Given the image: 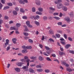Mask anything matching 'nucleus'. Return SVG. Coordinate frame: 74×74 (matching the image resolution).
<instances>
[{
  "mask_svg": "<svg viewBox=\"0 0 74 74\" xmlns=\"http://www.w3.org/2000/svg\"><path fill=\"white\" fill-rule=\"evenodd\" d=\"M29 57L27 56H25L24 57V59H22L20 60V61L23 62H27V65L24 66L23 67L22 69L25 70V71H28V66H29V62H30V59H28Z\"/></svg>",
  "mask_w": 74,
  "mask_h": 74,
  "instance_id": "obj_1",
  "label": "nucleus"
},
{
  "mask_svg": "<svg viewBox=\"0 0 74 74\" xmlns=\"http://www.w3.org/2000/svg\"><path fill=\"white\" fill-rule=\"evenodd\" d=\"M61 63L62 64L66 66V67H69V65L68 64H66V62L65 61H62Z\"/></svg>",
  "mask_w": 74,
  "mask_h": 74,
  "instance_id": "obj_2",
  "label": "nucleus"
},
{
  "mask_svg": "<svg viewBox=\"0 0 74 74\" xmlns=\"http://www.w3.org/2000/svg\"><path fill=\"white\" fill-rule=\"evenodd\" d=\"M49 52L47 51V53L48 55H50V54H51V53H52V52H53V50L52 48H50L49 49Z\"/></svg>",
  "mask_w": 74,
  "mask_h": 74,
  "instance_id": "obj_3",
  "label": "nucleus"
},
{
  "mask_svg": "<svg viewBox=\"0 0 74 74\" xmlns=\"http://www.w3.org/2000/svg\"><path fill=\"white\" fill-rule=\"evenodd\" d=\"M16 65H17L18 66L21 67L22 66V65L23 64V63L22 62H18L16 63Z\"/></svg>",
  "mask_w": 74,
  "mask_h": 74,
  "instance_id": "obj_4",
  "label": "nucleus"
},
{
  "mask_svg": "<svg viewBox=\"0 0 74 74\" xmlns=\"http://www.w3.org/2000/svg\"><path fill=\"white\" fill-rule=\"evenodd\" d=\"M57 7L58 9H60L62 7V4L61 3L58 4L57 5Z\"/></svg>",
  "mask_w": 74,
  "mask_h": 74,
  "instance_id": "obj_5",
  "label": "nucleus"
},
{
  "mask_svg": "<svg viewBox=\"0 0 74 74\" xmlns=\"http://www.w3.org/2000/svg\"><path fill=\"white\" fill-rule=\"evenodd\" d=\"M10 30H14L18 31V29L16 28L15 27H11L10 28Z\"/></svg>",
  "mask_w": 74,
  "mask_h": 74,
  "instance_id": "obj_6",
  "label": "nucleus"
},
{
  "mask_svg": "<svg viewBox=\"0 0 74 74\" xmlns=\"http://www.w3.org/2000/svg\"><path fill=\"white\" fill-rule=\"evenodd\" d=\"M66 70L67 71H69V72H71V71H74V69H71L70 68H67Z\"/></svg>",
  "mask_w": 74,
  "mask_h": 74,
  "instance_id": "obj_7",
  "label": "nucleus"
},
{
  "mask_svg": "<svg viewBox=\"0 0 74 74\" xmlns=\"http://www.w3.org/2000/svg\"><path fill=\"white\" fill-rule=\"evenodd\" d=\"M65 19L66 21H67V22H70V21L71 20H70V18L67 17L65 18Z\"/></svg>",
  "mask_w": 74,
  "mask_h": 74,
  "instance_id": "obj_8",
  "label": "nucleus"
},
{
  "mask_svg": "<svg viewBox=\"0 0 74 74\" xmlns=\"http://www.w3.org/2000/svg\"><path fill=\"white\" fill-rule=\"evenodd\" d=\"M39 65H37L36 66V67L37 68H41L42 67L43 65L42 64H39Z\"/></svg>",
  "mask_w": 74,
  "mask_h": 74,
  "instance_id": "obj_9",
  "label": "nucleus"
},
{
  "mask_svg": "<svg viewBox=\"0 0 74 74\" xmlns=\"http://www.w3.org/2000/svg\"><path fill=\"white\" fill-rule=\"evenodd\" d=\"M59 54L60 56H63L64 55H65V53H63V52H61V51H60L59 52Z\"/></svg>",
  "mask_w": 74,
  "mask_h": 74,
  "instance_id": "obj_10",
  "label": "nucleus"
},
{
  "mask_svg": "<svg viewBox=\"0 0 74 74\" xmlns=\"http://www.w3.org/2000/svg\"><path fill=\"white\" fill-rule=\"evenodd\" d=\"M9 41H10L8 39H6L5 40L6 43H5V45H8L9 43Z\"/></svg>",
  "mask_w": 74,
  "mask_h": 74,
  "instance_id": "obj_11",
  "label": "nucleus"
},
{
  "mask_svg": "<svg viewBox=\"0 0 74 74\" xmlns=\"http://www.w3.org/2000/svg\"><path fill=\"white\" fill-rule=\"evenodd\" d=\"M39 60H40V61H42L43 60H44V57L40 56L39 57Z\"/></svg>",
  "mask_w": 74,
  "mask_h": 74,
  "instance_id": "obj_12",
  "label": "nucleus"
},
{
  "mask_svg": "<svg viewBox=\"0 0 74 74\" xmlns=\"http://www.w3.org/2000/svg\"><path fill=\"white\" fill-rule=\"evenodd\" d=\"M22 52L23 53H27V52H28V51L24 49L22 50Z\"/></svg>",
  "mask_w": 74,
  "mask_h": 74,
  "instance_id": "obj_13",
  "label": "nucleus"
},
{
  "mask_svg": "<svg viewBox=\"0 0 74 74\" xmlns=\"http://www.w3.org/2000/svg\"><path fill=\"white\" fill-rule=\"evenodd\" d=\"M24 27L25 28V29L24 30V32H27L29 31L28 29L27 28V26L26 25H24Z\"/></svg>",
  "mask_w": 74,
  "mask_h": 74,
  "instance_id": "obj_14",
  "label": "nucleus"
},
{
  "mask_svg": "<svg viewBox=\"0 0 74 74\" xmlns=\"http://www.w3.org/2000/svg\"><path fill=\"white\" fill-rule=\"evenodd\" d=\"M15 70L17 72H20L21 71V69L18 68H15Z\"/></svg>",
  "mask_w": 74,
  "mask_h": 74,
  "instance_id": "obj_15",
  "label": "nucleus"
},
{
  "mask_svg": "<svg viewBox=\"0 0 74 74\" xmlns=\"http://www.w3.org/2000/svg\"><path fill=\"white\" fill-rule=\"evenodd\" d=\"M69 15L70 17H73V12H72L70 13H69Z\"/></svg>",
  "mask_w": 74,
  "mask_h": 74,
  "instance_id": "obj_16",
  "label": "nucleus"
},
{
  "mask_svg": "<svg viewBox=\"0 0 74 74\" xmlns=\"http://www.w3.org/2000/svg\"><path fill=\"white\" fill-rule=\"evenodd\" d=\"M62 10L63 11H66L67 10V8L66 6H63L62 7Z\"/></svg>",
  "mask_w": 74,
  "mask_h": 74,
  "instance_id": "obj_17",
  "label": "nucleus"
},
{
  "mask_svg": "<svg viewBox=\"0 0 74 74\" xmlns=\"http://www.w3.org/2000/svg\"><path fill=\"white\" fill-rule=\"evenodd\" d=\"M11 45H8V46L6 48V51H9L11 49V47H10Z\"/></svg>",
  "mask_w": 74,
  "mask_h": 74,
  "instance_id": "obj_18",
  "label": "nucleus"
},
{
  "mask_svg": "<svg viewBox=\"0 0 74 74\" xmlns=\"http://www.w3.org/2000/svg\"><path fill=\"white\" fill-rule=\"evenodd\" d=\"M12 41H13L14 44H16V38H13L12 39Z\"/></svg>",
  "mask_w": 74,
  "mask_h": 74,
  "instance_id": "obj_19",
  "label": "nucleus"
},
{
  "mask_svg": "<svg viewBox=\"0 0 74 74\" xmlns=\"http://www.w3.org/2000/svg\"><path fill=\"white\" fill-rule=\"evenodd\" d=\"M30 58L32 60H35V59H37V57H36L31 56L30 57Z\"/></svg>",
  "mask_w": 74,
  "mask_h": 74,
  "instance_id": "obj_20",
  "label": "nucleus"
},
{
  "mask_svg": "<svg viewBox=\"0 0 74 74\" xmlns=\"http://www.w3.org/2000/svg\"><path fill=\"white\" fill-rule=\"evenodd\" d=\"M19 1V3L20 4H25V3L23 1H22L21 0H18Z\"/></svg>",
  "mask_w": 74,
  "mask_h": 74,
  "instance_id": "obj_21",
  "label": "nucleus"
},
{
  "mask_svg": "<svg viewBox=\"0 0 74 74\" xmlns=\"http://www.w3.org/2000/svg\"><path fill=\"white\" fill-rule=\"evenodd\" d=\"M38 11L40 12H42L43 11V9L41 8H39L38 9Z\"/></svg>",
  "mask_w": 74,
  "mask_h": 74,
  "instance_id": "obj_22",
  "label": "nucleus"
},
{
  "mask_svg": "<svg viewBox=\"0 0 74 74\" xmlns=\"http://www.w3.org/2000/svg\"><path fill=\"white\" fill-rule=\"evenodd\" d=\"M49 34H53V31L52 30H50L49 32Z\"/></svg>",
  "mask_w": 74,
  "mask_h": 74,
  "instance_id": "obj_23",
  "label": "nucleus"
},
{
  "mask_svg": "<svg viewBox=\"0 0 74 74\" xmlns=\"http://www.w3.org/2000/svg\"><path fill=\"white\" fill-rule=\"evenodd\" d=\"M40 18V16L38 15L36 16H35L34 19L35 20H36V19H38Z\"/></svg>",
  "mask_w": 74,
  "mask_h": 74,
  "instance_id": "obj_24",
  "label": "nucleus"
},
{
  "mask_svg": "<svg viewBox=\"0 0 74 74\" xmlns=\"http://www.w3.org/2000/svg\"><path fill=\"white\" fill-rule=\"evenodd\" d=\"M34 23L37 25V26H39L40 25V23H39L37 21H35Z\"/></svg>",
  "mask_w": 74,
  "mask_h": 74,
  "instance_id": "obj_25",
  "label": "nucleus"
},
{
  "mask_svg": "<svg viewBox=\"0 0 74 74\" xmlns=\"http://www.w3.org/2000/svg\"><path fill=\"white\" fill-rule=\"evenodd\" d=\"M45 71L46 73H49L50 72V71L49 69H46L45 70Z\"/></svg>",
  "mask_w": 74,
  "mask_h": 74,
  "instance_id": "obj_26",
  "label": "nucleus"
},
{
  "mask_svg": "<svg viewBox=\"0 0 74 74\" xmlns=\"http://www.w3.org/2000/svg\"><path fill=\"white\" fill-rule=\"evenodd\" d=\"M29 71L31 73H34V71L33 70V69L30 68L29 69Z\"/></svg>",
  "mask_w": 74,
  "mask_h": 74,
  "instance_id": "obj_27",
  "label": "nucleus"
},
{
  "mask_svg": "<svg viewBox=\"0 0 74 74\" xmlns=\"http://www.w3.org/2000/svg\"><path fill=\"white\" fill-rule=\"evenodd\" d=\"M70 47H71V45L70 44H68L66 45L65 46V48H66V49H68V48H69Z\"/></svg>",
  "mask_w": 74,
  "mask_h": 74,
  "instance_id": "obj_28",
  "label": "nucleus"
},
{
  "mask_svg": "<svg viewBox=\"0 0 74 74\" xmlns=\"http://www.w3.org/2000/svg\"><path fill=\"white\" fill-rule=\"evenodd\" d=\"M43 19L44 21H45L46 20H47V19H48V17L46 16H44L43 17Z\"/></svg>",
  "mask_w": 74,
  "mask_h": 74,
  "instance_id": "obj_29",
  "label": "nucleus"
},
{
  "mask_svg": "<svg viewBox=\"0 0 74 74\" xmlns=\"http://www.w3.org/2000/svg\"><path fill=\"white\" fill-rule=\"evenodd\" d=\"M32 47L30 46H27V49H32Z\"/></svg>",
  "mask_w": 74,
  "mask_h": 74,
  "instance_id": "obj_30",
  "label": "nucleus"
},
{
  "mask_svg": "<svg viewBox=\"0 0 74 74\" xmlns=\"http://www.w3.org/2000/svg\"><path fill=\"white\" fill-rule=\"evenodd\" d=\"M53 18L55 19H56V20H59V19H60V18L57 16H54L53 17Z\"/></svg>",
  "mask_w": 74,
  "mask_h": 74,
  "instance_id": "obj_31",
  "label": "nucleus"
},
{
  "mask_svg": "<svg viewBox=\"0 0 74 74\" xmlns=\"http://www.w3.org/2000/svg\"><path fill=\"white\" fill-rule=\"evenodd\" d=\"M36 14H38V15H42V13L40 12L37 11L36 12Z\"/></svg>",
  "mask_w": 74,
  "mask_h": 74,
  "instance_id": "obj_32",
  "label": "nucleus"
},
{
  "mask_svg": "<svg viewBox=\"0 0 74 74\" xmlns=\"http://www.w3.org/2000/svg\"><path fill=\"white\" fill-rule=\"evenodd\" d=\"M20 12H22L23 13H24V12H25V10H24L23 8H20Z\"/></svg>",
  "mask_w": 74,
  "mask_h": 74,
  "instance_id": "obj_33",
  "label": "nucleus"
},
{
  "mask_svg": "<svg viewBox=\"0 0 74 74\" xmlns=\"http://www.w3.org/2000/svg\"><path fill=\"white\" fill-rule=\"evenodd\" d=\"M26 25L27 26H29V25L30 24V22L29 21H26Z\"/></svg>",
  "mask_w": 74,
  "mask_h": 74,
  "instance_id": "obj_34",
  "label": "nucleus"
},
{
  "mask_svg": "<svg viewBox=\"0 0 74 74\" xmlns=\"http://www.w3.org/2000/svg\"><path fill=\"white\" fill-rule=\"evenodd\" d=\"M13 13L14 15H17V12L15 11L14 10L13 11Z\"/></svg>",
  "mask_w": 74,
  "mask_h": 74,
  "instance_id": "obj_35",
  "label": "nucleus"
},
{
  "mask_svg": "<svg viewBox=\"0 0 74 74\" xmlns=\"http://www.w3.org/2000/svg\"><path fill=\"white\" fill-rule=\"evenodd\" d=\"M22 48H23V49H27V46H25V45L22 46Z\"/></svg>",
  "mask_w": 74,
  "mask_h": 74,
  "instance_id": "obj_36",
  "label": "nucleus"
},
{
  "mask_svg": "<svg viewBox=\"0 0 74 74\" xmlns=\"http://www.w3.org/2000/svg\"><path fill=\"white\" fill-rule=\"evenodd\" d=\"M32 11L33 12H36V8H32Z\"/></svg>",
  "mask_w": 74,
  "mask_h": 74,
  "instance_id": "obj_37",
  "label": "nucleus"
},
{
  "mask_svg": "<svg viewBox=\"0 0 74 74\" xmlns=\"http://www.w3.org/2000/svg\"><path fill=\"white\" fill-rule=\"evenodd\" d=\"M21 24L20 23H17L16 24V26L17 27H20L21 26Z\"/></svg>",
  "mask_w": 74,
  "mask_h": 74,
  "instance_id": "obj_38",
  "label": "nucleus"
},
{
  "mask_svg": "<svg viewBox=\"0 0 74 74\" xmlns=\"http://www.w3.org/2000/svg\"><path fill=\"white\" fill-rule=\"evenodd\" d=\"M49 9L50 10H52V11H55V8L51 7H49Z\"/></svg>",
  "mask_w": 74,
  "mask_h": 74,
  "instance_id": "obj_39",
  "label": "nucleus"
},
{
  "mask_svg": "<svg viewBox=\"0 0 74 74\" xmlns=\"http://www.w3.org/2000/svg\"><path fill=\"white\" fill-rule=\"evenodd\" d=\"M3 21L2 20H0V27H1V25L3 23Z\"/></svg>",
  "mask_w": 74,
  "mask_h": 74,
  "instance_id": "obj_40",
  "label": "nucleus"
},
{
  "mask_svg": "<svg viewBox=\"0 0 74 74\" xmlns=\"http://www.w3.org/2000/svg\"><path fill=\"white\" fill-rule=\"evenodd\" d=\"M56 37H57L58 38H59L60 37V34H56Z\"/></svg>",
  "mask_w": 74,
  "mask_h": 74,
  "instance_id": "obj_41",
  "label": "nucleus"
},
{
  "mask_svg": "<svg viewBox=\"0 0 74 74\" xmlns=\"http://www.w3.org/2000/svg\"><path fill=\"white\" fill-rule=\"evenodd\" d=\"M43 71V70L42 69H37V71H38L39 72H41V71Z\"/></svg>",
  "mask_w": 74,
  "mask_h": 74,
  "instance_id": "obj_42",
  "label": "nucleus"
},
{
  "mask_svg": "<svg viewBox=\"0 0 74 74\" xmlns=\"http://www.w3.org/2000/svg\"><path fill=\"white\" fill-rule=\"evenodd\" d=\"M23 34L24 36H27L29 35V33L26 32H24Z\"/></svg>",
  "mask_w": 74,
  "mask_h": 74,
  "instance_id": "obj_43",
  "label": "nucleus"
},
{
  "mask_svg": "<svg viewBox=\"0 0 74 74\" xmlns=\"http://www.w3.org/2000/svg\"><path fill=\"white\" fill-rule=\"evenodd\" d=\"M9 8L10 7L9 6H7L4 7L3 10H7V9H8V8Z\"/></svg>",
  "mask_w": 74,
  "mask_h": 74,
  "instance_id": "obj_44",
  "label": "nucleus"
},
{
  "mask_svg": "<svg viewBox=\"0 0 74 74\" xmlns=\"http://www.w3.org/2000/svg\"><path fill=\"white\" fill-rule=\"evenodd\" d=\"M28 41L30 43H32V42H33V40H32L31 39H29L28 40Z\"/></svg>",
  "mask_w": 74,
  "mask_h": 74,
  "instance_id": "obj_45",
  "label": "nucleus"
},
{
  "mask_svg": "<svg viewBox=\"0 0 74 74\" xmlns=\"http://www.w3.org/2000/svg\"><path fill=\"white\" fill-rule=\"evenodd\" d=\"M65 5H67V6H68V5H69L70 3H68V2H65L64 4Z\"/></svg>",
  "mask_w": 74,
  "mask_h": 74,
  "instance_id": "obj_46",
  "label": "nucleus"
},
{
  "mask_svg": "<svg viewBox=\"0 0 74 74\" xmlns=\"http://www.w3.org/2000/svg\"><path fill=\"white\" fill-rule=\"evenodd\" d=\"M45 48L46 50H49L50 49V48H49L47 46H45Z\"/></svg>",
  "mask_w": 74,
  "mask_h": 74,
  "instance_id": "obj_47",
  "label": "nucleus"
},
{
  "mask_svg": "<svg viewBox=\"0 0 74 74\" xmlns=\"http://www.w3.org/2000/svg\"><path fill=\"white\" fill-rule=\"evenodd\" d=\"M22 18L24 19H27V17L26 16H24L22 17Z\"/></svg>",
  "mask_w": 74,
  "mask_h": 74,
  "instance_id": "obj_48",
  "label": "nucleus"
},
{
  "mask_svg": "<svg viewBox=\"0 0 74 74\" xmlns=\"http://www.w3.org/2000/svg\"><path fill=\"white\" fill-rule=\"evenodd\" d=\"M46 59L48 61H51V60L49 57L46 58Z\"/></svg>",
  "mask_w": 74,
  "mask_h": 74,
  "instance_id": "obj_49",
  "label": "nucleus"
},
{
  "mask_svg": "<svg viewBox=\"0 0 74 74\" xmlns=\"http://www.w3.org/2000/svg\"><path fill=\"white\" fill-rule=\"evenodd\" d=\"M7 4L8 5H9V6H12V3H7Z\"/></svg>",
  "mask_w": 74,
  "mask_h": 74,
  "instance_id": "obj_50",
  "label": "nucleus"
},
{
  "mask_svg": "<svg viewBox=\"0 0 74 74\" xmlns=\"http://www.w3.org/2000/svg\"><path fill=\"white\" fill-rule=\"evenodd\" d=\"M49 41H50L53 42H54V40H53L51 38H50V39H49Z\"/></svg>",
  "mask_w": 74,
  "mask_h": 74,
  "instance_id": "obj_51",
  "label": "nucleus"
},
{
  "mask_svg": "<svg viewBox=\"0 0 74 74\" xmlns=\"http://www.w3.org/2000/svg\"><path fill=\"white\" fill-rule=\"evenodd\" d=\"M35 17V16H34L31 15L30 16V18H31V19H33V18H34V19Z\"/></svg>",
  "mask_w": 74,
  "mask_h": 74,
  "instance_id": "obj_52",
  "label": "nucleus"
},
{
  "mask_svg": "<svg viewBox=\"0 0 74 74\" xmlns=\"http://www.w3.org/2000/svg\"><path fill=\"white\" fill-rule=\"evenodd\" d=\"M5 0H1V1L3 4H4V3H5Z\"/></svg>",
  "mask_w": 74,
  "mask_h": 74,
  "instance_id": "obj_53",
  "label": "nucleus"
},
{
  "mask_svg": "<svg viewBox=\"0 0 74 74\" xmlns=\"http://www.w3.org/2000/svg\"><path fill=\"white\" fill-rule=\"evenodd\" d=\"M57 32L58 33H62V32L61 31L59 30H57Z\"/></svg>",
  "mask_w": 74,
  "mask_h": 74,
  "instance_id": "obj_54",
  "label": "nucleus"
},
{
  "mask_svg": "<svg viewBox=\"0 0 74 74\" xmlns=\"http://www.w3.org/2000/svg\"><path fill=\"white\" fill-rule=\"evenodd\" d=\"M53 15L54 16H56V15H59V13H54L53 14Z\"/></svg>",
  "mask_w": 74,
  "mask_h": 74,
  "instance_id": "obj_55",
  "label": "nucleus"
},
{
  "mask_svg": "<svg viewBox=\"0 0 74 74\" xmlns=\"http://www.w3.org/2000/svg\"><path fill=\"white\" fill-rule=\"evenodd\" d=\"M69 52L71 53H72V54H74V51H73L70 50L69 51Z\"/></svg>",
  "mask_w": 74,
  "mask_h": 74,
  "instance_id": "obj_56",
  "label": "nucleus"
},
{
  "mask_svg": "<svg viewBox=\"0 0 74 74\" xmlns=\"http://www.w3.org/2000/svg\"><path fill=\"white\" fill-rule=\"evenodd\" d=\"M58 25H62V23L61 22H58Z\"/></svg>",
  "mask_w": 74,
  "mask_h": 74,
  "instance_id": "obj_57",
  "label": "nucleus"
},
{
  "mask_svg": "<svg viewBox=\"0 0 74 74\" xmlns=\"http://www.w3.org/2000/svg\"><path fill=\"white\" fill-rule=\"evenodd\" d=\"M68 39L69 40V41H71L73 40V39H72V38H71L70 37H69L68 38Z\"/></svg>",
  "mask_w": 74,
  "mask_h": 74,
  "instance_id": "obj_58",
  "label": "nucleus"
},
{
  "mask_svg": "<svg viewBox=\"0 0 74 74\" xmlns=\"http://www.w3.org/2000/svg\"><path fill=\"white\" fill-rule=\"evenodd\" d=\"M64 38H65L66 39V38H67V35L66 34H64Z\"/></svg>",
  "mask_w": 74,
  "mask_h": 74,
  "instance_id": "obj_59",
  "label": "nucleus"
},
{
  "mask_svg": "<svg viewBox=\"0 0 74 74\" xmlns=\"http://www.w3.org/2000/svg\"><path fill=\"white\" fill-rule=\"evenodd\" d=\"M14 23V21H9V24H12V23Z\"/></svg>",
  "mask_w": 74,
  "mask_h": 74,
  "instance_id": "obj_60",
  "label": "nucleus"
},
{
  "mask_svg": "<svg viewBox=\"0 0 74 74\" xmlns=\"http://www.w3.org/2000/svg\"><path fill=\"white\" fill-rule=\"evenodd\" d=\"M9 18L7 16H4V19H8Z\"/></svg>",
  "mask_w": 74,
  "mask_h": 74,
  "instance_id": "obj_61",
  "label": "nucleus"
},
{
  "mask_svg": "<svg viewBox=\"0 0 74 74\" xmlns=\"http://www.w3.org/2000/svg\"><path fill=\"white\" fill-rule=\"evenodd\" d=\"M15 10L16 11H19V8H18L17 7H16L15 8Z\"/></svg>",
  "mask_w": 74,
  "mask_h": 74,
  "instance_id": "obj_62",
  "label": "nucleus"
},
{
  "mask_svg": "<svg viewBox=\"0 0 74 74\" xmlns=\"http://www.w3.org/2000/svg\"><path fill=\"white\" fill-rule=\"evenodd\" d=\"M39 47H40V48H43V46L42 45H39Z\"/></svg>",
  "mask_w": 74,
  "mask_h": 74,
  "instance_id": "obj_63",
  "label": "nucleus"
},
{
  "mask_svg": "<svg viewBox=\"0 0 74 74\" xmlns=\"http://www.w3.org/2000/svg\"><path fill=\"white\" fill-rule=\"evenodd\" d=\"M57 2H58V3H61L62 0H57Z\"/></svg>",
  "mask_w": 74,
  "mask_h": 74,
  "instance_id": "obj_64",
  "label": "nucleus"
}]
</instances>
